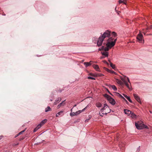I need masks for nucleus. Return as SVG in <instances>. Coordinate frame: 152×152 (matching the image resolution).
Listing matches in <instances>:
<instances>
[{
	"label": "nucleus",
	"mask_w": 152,
	"mask_h": 152,
	"mask_svg": "<svg viewBox=\"0 0 152 152\" xmlns=\"http://www.w3.org/2000/svg\"><path fill=\"white\" fill-rule=\"evenodd\" d=\"M111 31L109 30L106 31L102 34L99 37L97 42V45L99 47L102 43L104 39L106 37L109 38L110 36Z\"/></svg>",
	"instance_id": "nucleus-1"
},
{
	"label": "nucleus",
	"mask_w": 152,
	"mask_h": 152,
	"mask_svg": "<svg viewBox=\"0 0 152 152\" xmlns=\"http://www.w3.org/2000/svg\"><path fill=\"white\" fill-rule=\"evenodd\" d=\"M135 126L138 129H142L144 128L148 129V126L144 124H142L141 122L139 121L135 122Z\"/></svg>",
	"instance_id": "nucleus-2"
},
{
	"label": "nucleus",
	"mask_w": 152,
	"mask_h": 152,
	"mask_svg": "<svg viewBox=\"0 0 152 152\" xmlns=\"http://www.w3.org/2000/svg\"><path fill=\"white\" fill-rule=\"evenodd\" d=\"M104 97L106 98L109 102L112 105H114L115 104V102L114 99L112 98L110 96L107 94H105L104 95Z\"/></svg>",
	"instance_id": "nucleus-3"
},
{
	"label": "nucleus",
	"mask_w": 152,
	"mask_h": 152,
	"mask_svg": "<svg viewBox=\"0 0 152 152\" xmlns=\"http://www.w3.org/2000/svg\"><path fill=\"white\" fill-rule=\"evenodd\" d=\"M137 39L138 40V41H139L141 43L142 42V41L143 40V41H144V40L143 39V36L140 33L137 35Z\"/></svg>",
	"instance_id": "nucleus-4"
},
{
	"label": "nucleus",
	"mask_w": 152,
	"mask_h": 152,
	"mask_svg": "<svg viewBox=\"0 0 152 152\" xmlns=\"http://www.w3.org/2000/svg\"><path fill=\"white\" fill-rule=\"evenodd\" d=\"M115 44L113 41L108 42L106 44V45L109 48H111L112 47L114 46Z\"/></svg>",
	"instance_id": "nucleus-5"
},
{
	"label": "nucleus",
	"mask_w": 152,
	"mask_h": 152,
	"mask_svg": "<svg viewBox=\"0 0 152 152\" xmlns=\"http://www.w3.org/2000/svg\"><path fill=\"white\" fill-rule=\"evenodd\" d=\"M133 96L134 98L138 102L140 103H141V102L140 100V97L137 94H133Z\"/></svg>",
	"instance_id": "nucleus-6"
},
{
	"label": "nucleus",
	"mask_w": 152,
	"mask_h": 152,
	"mask_svg": "<svg viewBox=\"0 0 152 152\" xmlns=\"http://www.w3.org/2000/svg\"><path fill=\"white\" fill-rule=\"evenodd\" d=\"M94 63L93 61H90L89 62H85L84 63V65L86 67H87L91 65L92 63Z\"/></svg>",
	"instance_id": "nucleus-7"
},
{
	"label": "nucleus",
	"mask_w": 152,
	"mask_h": 152,
	"mask_svg": "<svg viewBox=\"0 0 152 152\" xmlns=\"http://www.w3.org/2000/svg\"><path fill=\"white\" fill-rule=\"evenodd\" d=\"M124 84L130 91H131L132 90V86L131 84L130 85L129 83H128L126 82Z\"/></svg>",
	"instance_id": "nucleus-8"
},
{
	"label": "nucleus",
	"mask_w": 152,
	"mask_h": 152,
	"mask_svg": "<svg viewBox=\"0 0 152 152\" xmlns=\"http://www.w3.org/2000/svg\"><path fill=\"white\" fill-rule=\"evenodd\" d=\"M109 109V107L108 106L107 104H104V108H102L101 109V112H103L104 111V110H105V109Z\"/></svg>",
	"instance_id": "nucleus-9"
},
{
	"label": "nucleus",
	"mask_w": 152,
	"mask_h": 152,
	"mask_svg": "<svg viewBox=\"0 0 152 152\" xmlns=\"http://www.w3.org/2000/svg\"><path fill=\"white\" fill-rule=\"evenodd\" d=\"M86 107H85L82 110H79L77 111H76V112H75V115H79V114H80V113L86 110Z\"/></svg>",
	"instance_id": "nucleus-10"
},
{
	"label": "nucleus",
	"mask_w": 152,
	"mask_h": 152,
	"mask_svg": "<svg viewBox=\"0 0 152 152\" xmlns=\"http://www.w3.org/2000/svg\"><path fill=\"white\" fill-rule=\"evenodd\" d=\"M61 100V98L60 97H58L56 99L54 103V105H56L59 103Z\"/></svg>",
	"instance_id": "nucleus-11"
},
{
	"label": "nucleus",
	"mask_w": 152,
	"mask_h": 152,
	"mask_svg": "<svg viewBox=\"0 0 152 152\" xmlns=\"http://www.w3.org/2000/svg\"><path fill=\"white\" fill-rule=\"evenodd\" d=\"M93 67L97 71H99V68L98 65H97L93 64Z\"/></svg>",
	"instance_id": "nucleus-12"
},
{
	"label": "nucleus",
	"mask_w": 152,
	"mask_h": 152,
	"mask_svg": "<svg viewBox=\"0 0 152 152\" xmlns=\"http://www.w3.org/2000/svg\"><path fill=\"white\" fill-rule=\"evenodd\" d=\"M124 113L125 114L130 115L131 113V111L127 109H124Z\"/></svg>",
	"instance_id": "nucleus-13"
},
{
	"label": "nucleus",
	"mask_w": 152,
	"mask_h": 152,
	"mask_svg": "<svg viewBox=\"0 0 152 152\" xmlns=\"http://www.w3.org/2000/svg\"><path fill=\"white\" fill-rule=\"evenodd\" d=\"M123 95H124V96L126 98L127 100L130 102V103H132V100H131V99H130V97L129 96H127L126 95V94H123Z\"/></svg>",
	"instance_id": "nucleus-14"
},
{
	"label": "nucleus",
	"mask_w": 152,
	"mask_h": 152,
	"mask_svg": "<svg viewBox=\"0 0 152 152\" xmlns=\"http://www.w3.org/2000/svg\"><path fill=\"white\" fill-rule=\"evenodd\" d=\"M130 115V117L133 118H135L137 117L136 115L133 113L131 112Z\"/></svg>",
	"instance_id": "nucleus-15"
},
{
	"label": "nucleus",
	"mask_w": 152,
	"mask_h": 152,
	"mask_svg": "<svg viewBox=\"0 0 152 152\" xmlns=\"http://www.w3.org/2000/svg\"><path fill=\"white\" fill-rule=\"evenodd\" d=\"M41 128L40 125H38L34 129L33 132H36L39 129Z\"/></svg>",
	"instance_id": "nucleus-16"
},
{
	"label": "nucleus",
	"mask_w": 152,
	"mask_h": 152,
	"mask_svg": "<svg viewBox=\"0 0 152 152\" xmlns=\"http://www.w3.org/2000/svg\"><path fill=\"white\" fill-rule=\"evenodd\" d=\"M47 120L46 119H45L43 120H42L40 123L38 125H40L41 126H41L44 124L47 121Z\"/></svg>",
	"instance_id": "nucleus-17"
},
{
	"label": "nucleus",
	"mask_w": 152,
	"mask_h": 152,
	"mask_svg": "<svg viewBox=\"0 0 152 152\" xmlns=\"http://www.w3.org/2000/svg\"><path fill=\"white\" fill-rule=\"evenodd\" d=\"M102 55L104 56L105 57H108V52L101 53Z\"/></svg>",
	"instance_id": "nucleus-18"
},
{
	"label": "nucleus",
	"mask_w": 152,
	"mask_h": 152,
	"mask_svg": "<svg viewBox=\"0 0 152 152\" xmlns=\"http://www.w3.org/2000/svg\"><path fill=\"white\" fill-rule=\"evenodd\" d=\"M111 87L115 91H116L117 90V88L114 85H111Z\"/></svg>",
	"instance_id": "nucleus-19"
},
{
	"label": "nucleus",
	"mask_w": 152,
	"mask_h": 152,
	"mask_svg": "<svg viewBox=\"0 0 152 152\" xmlns=\"http://www.w3.org/2000/svg\"><path fill=\"white\" fill-rule=\"evenodd\" d=\"M51 110V109L50 108V107L48 106V107L46 108L45 109V112H47L49 111H50Z\"/></svg>",
	"instance_id": "nucleus-20"
},
{
	"label": "nucleus",
	"mask_w": 152,
	"mask_h": 152,
	"mask_svg": "<svg viewBox=\"0 0 152 152\" xmlns=\"http://www.w3.org/2000/svg\"><path fill=\"white\" fill-rule=\"evenodd\" d=\"M96 107H102V104L101 103L99 102H98L96 103Z\"/></svg>",
	"instance_id": "nucleus-21"
},
{
	"label": "nucleus",
	"mask_w": 152,
	"mask_h": 152,
	"mask_svg": "<svg viewBox=\"0 0 152 152\" xmlns=\"http://www.w3.org/2000/svg\"><path fill=\"white\" fill-rule=\"evenodd\" d=\"M116 94L118 96L121 98L122 99H124V98L122 95L119 94V93H116Z\"/></svg>",
	"instance_id": "nucleus-22"
},
{
	"label": "nucleus",
	"mask_w": 152,
	"mask_h": 152,
	"mask_svg": "<svg viewBox=\"0 0 152 152\" xmlns=\"http://www.w3.org/2000/svg\"><path fill=\"white\" fill-rule=\"evenodd\" d=\"M92 117V116L90 115H89L88 116V118L86 119L85 121V122H87Z\"/></svg>",
	"instance_id": "nucleus-23"
},
{
	"label": "nucleus",
	"mask_w": 152,
	"mask_h": 152,
	"mask_svg": "<svg viewBox=\"0 0 152 152\" xmlns=\"http://www.w3.org/2000/svg\"><path fill=\"white\" fill-rule=\"evenodd\" d=\"M26 128L24 130H23V131L20 132L18 133V135H20L21 134H23V133L26 130Z\"/></svg>",
	"instance_id": "nucleus-24"
},
{
	"label": "nucleus",
	"mask_w": 152,
	"mask_h": 152,
	"mask_svg": "<svg viewBox=\"0 0 152 152\" xmlns=\"http://www.w3.org/2000/svg\"><path fill=\"white\" fill-rule=\"evenodd\" d=\"M70 115L71 117H73L75 115V112H71L70 113Z\"/></svg>",
	"instance_id": "nucleus-25"
},
{
	"label": "nucleus",
	"mask_w": 152,
	"mask_h": 152,
	"mask_svg": "<svg viewBox=\"0 0 152 152\" xmlns=\"http://www.w3.org/2000/svg\"><path fill=\"white\" fill-rule=\"evenodd\" d=\"M117 82L118 83L121 85H122L123 84V83L121 80H118Z\"/></svg>",
	"instance_id": "nucleus-26"
},
{
	"label": "nucleus",
	"mask_w": 152,
	"mask_h": 152,
	"mask_svg": "<svg viewBox=\"0 0 152 152\" xmlns=\"http://www.w3.org/2000/svg\"><path fill=\"white\" fill-rule=\"evenodd\" d=\"M110 66L113 69H114L115 68V65H113L112 63L110 62Z\"/></svg>",
	"instance_id": "nucleus-27"
},
{
	"label": "nucleus",
	"mask_w": 152,
	"mask_h": 152,
	"mask_svg": "<svg viewBox=\"0 0 152 152\" xmlns=\"http://www.w3.org/2000/svg\"><path fill=\"white\" fill-rule=\"evenodd\" d=\"M112 34L113 36H114V37H115V36H117V33L114 31L112 32Z\"/></svg>",
	"instance_id": "nucleus-28"
},
{
	"label": "nucleus",
	"mask_w": 152,
	"mask_h": 152,
	"mask_svg": "<svg viewBox=\"0 0 152 152\" xmlns=\"http://www.w3.org/2000/svg\"><path fill=\"white\" fill-rule=\"evenodd\" d=\"M109 49H110L109 47L107 46V47L104 48V50L105 51H107L109 50Z\"/></svg>",
	"instance_id": "nucleus-29"
},
{
	"label": "nucleus",
	"mask_w": 152,
	"mask_h": 152,
	"mask_svg": "<svg viewBox=\"0 0 152 152\" xmlns=\"http://www.w3.org/2000/svg\"><path fill=\"white\" fill-rule=\"evenodd\" d=\"M87 78L88 79L90 80H95V79L92 77L91 76H88L87 77Z\"/></svg>",
	"instance_id": "nucleus-30"
},
{
	"label": "nucleus",
	"mask_w": 152,
	"mask_h": 152,
	"mask_svg": "<svg viewBox=\"0 0 152 152\" xmlns=\"http://www.w3.org/2000/svg\"><path fill=\"white\" fill-rule=\"evenodd\" d=\"M113 39L112 37H110L107 40L108 42H111L113 41Z\"/></svg>",
	"instance_id": "nucleus-31"
},
{
	"label": "nucleus",
	"mask_w": 152,
	"mask_h": 152,
	"mask_svg": "<svg viewBox=\"0 0 152 152\" xmlns=\"http://www.w3.org/2000/svg\"><path fill=\"white\" fill-rule=\"evenodd\" d=\"M104 46H102L101 48H100L99 49V50H104Z\"/></svg>",
	"instance_id": "nucleus-32"
},
{
	"label": "nucleus",
	"mask_w": 152,
	"mask_h": 152,
	"mask_svg": "<svg viewBox=\"0 0 152 152\" xmlns=\"http://www.w3.org/2000/svg\"><path fill=\"white\" fill-rule=\"evenodd\" d=\"M62 105V103H60L58 106H57V108L58 109Z\"/></svg>",
	"instance_id": "nucleus-33"
},
{
	"label": "nucleus",
	"mask_w": 152,
	"mask_h": 152,
	"mask_svg": "<svg viewBox=\"0 0 152 152\" xmlns=\"http://www.w3.org/2000/svg\"><path fill=\"white\" fill-rule=\"evenodd\" d=\"M104 69L105 70H106L108 72H109L110 71V70L106 67H104Z\"/></svg>",
	"instance_id": "nucleus-34"
},
{
	"label": "nucleus",
	"mask_w": 152,
	"mask_h": 152,
	"mask_svg": "<svg viewBox=\"0 0 152 152\" xmlns=\"http://www.w3.org/2000/svg\"><path fill=\"white\" fill-rule=\"evenodd\" d=\"M121 80H122V81L124 83V84L126 82V81L125 79L124 78H122L121 79Z\"/></svg>",
	"instance_id": "nucleus-35"
},
{
	"label": "nucleus",
	"mask_w": 152,
	"mask_h": 152,
	"mask_svg": "<svg viewBox=\"0 0 152 152\" xmlns=\"http://www.w3.org/2000/svg\"><path fill=\"white\" fill-rule=\"evenodd\" d=\"M63 113V111H61L59 112H58L57 113V114H58V115H60L61 114H62Z\"/></svg>",
	"instance_id": "nucleus-36"
},
{
	"label": "nucleus",
	"mask_w": 152,
	"mask_h": 152,
	"mask_svg": "<svg viewBox=\"0 0 152 152\" xmlns=\"http://www.w3.org/2000/svg\"><path fill=\"white\" fill-rule=\"evenodd\" d=\"M109 72L111 73H114L115 74H116V73L115 72L111 70H110V71Z\"/></svg>",
	"instance_id": "nucleus-37"
},
{
	"label": "nucleus",
	"mask_w": 152,
	"mask_h": 152,
	"mask_svg": "<svg viewBox=\"0 0 152 152\" xmlns=\"http://www.w3.org/2000/svg\"><path fill=\"white\" fill-rule=\"evenodd\" d=\"M118 2L119 4L122 3L123 2V1H122V0H119L118 1Z\"/></svg>",
	"instance_id": "nucleus-38"
},
{
	"label": "nucleus",
	"mask_w": 152,
	"mask_h": 152,
	"mask_svg": "<svg viewBox=\"0 0 152 152\" xmlns=\"http://www.w3.org/2000/svg\"><path fill=\"white\" fill-rule=\"evenodd\" d=\"M25 138V137H22L20 138L19 139V141H21L23 140L24 139V138Z\"/></svg>",
	"instance_id": "nucleus-39"
},
{
	"label": "nucleus",
	"mask_w": 152,
	"mask_h": 152,
	"mask_svg": "<svg viewBox=\"0 0 152 152\" xmlns=\"http://www.w3.org/2000/svg\"><path fill=\"white\" fill-rule=\"evenodd\" d=\"M152 26H150L149 27H148L147 28V29H152Z\"/></svg>",
	"instance_id": "nucleus-40"
},
{
	"label": "nucleus",
	"mask_w": 152,
	"mask_h": 152,
	"mask_svg": "<svg viewBox=\"0 0 152 152\" xmlns=\"http://www.w3.org/2000/svg\"><path fill=\"white\" fill-rule=\"evenodd\" d=\"M107 114V113H102V114H100V115L101 116H102L103 115H104V114L106 115V114Z\"/></svg>",
	"instance_id": "nucleus-41"
},
{
	"label": "nucleus",
	"mask_w": 152,
	"mask_h": 152,
	"mask_svg": "<svg viewBox=\"0 0 152 152\" xmlns=\"http://www.w3.org/2000/svg\"><path fill=\"white\" fill-rule=\"evenodd\" d=\"M65 100H64V101H62L61 103H62V105H64L65 104V103L64 102L65 101Z\"/></svg>",
	"instance_id": "nucleus-42"
},
{
	"label": "nucleus",
	"mask_w": 152,
	"mask_h": 152,
	"mask_svg": "<svg viewBox=\"0 0 152 152\" xmlns=\"http://www.w3.org/2000/svg\"><path fill=\"white\" fill-rule=\"evenodd\" d=\"M127 79L128 81V83L130 84H131V83L130 82V81L129 80V79L128 77H127Z\"/></svg>",
	"instance_id": "nucleus-43"
},
{
	"label": "nucleus",
	"mask_w": 152,
	"mask_h": 152,
	"mask_svg": "<svg viewBox=\"0 0 152 152\" xmlns=\"http://www.w3.org/2000/svg\"><path fill=\"white\" fill-rule=\"evenodd\" d=\"M117 38L115 39H114V40L113 41L115 44V42L117 41Z\"/></svg>",
	"instance_id": "nucleus-44"
},
{
	"label": "nucleus",
	"mask_w": 152,
	"mask_h": 152,
	"mask_svg": "<svg viewBox=\"0 0 152 152\" xmlns=\"http://www.w3.org/2000/svg\"><path fill=\"white\" fill-rule=\"evenodd\" d=\"M63 90H61L60 89L58 90V91L59 92H61Z\"/></svg>",
	"instance_id": "nucleus-45"
},
{
	"label": "nucleus",
	"mask_w": 152,
	"mask_h": 152,
	"mask_svg": "<svg viewBox=\"0 0 152 152\" xmlns=\"http://www.w3.org/2000/svg\"><path fill=\"white\" fill-rule=\"evenodd\" d=\"M104 63H106L108 65V63L106 61H104Z\"/></svg>",
	"instance_id": "nucleus-46"
},
{
	"label": "nucleus",
	"mask_w": 152,
	"mask_h": 152,
	"mask_svg": "<svg viewBox=\"0 0 152 152\" xmlns=\"http://www.w3.org/2000/svg\"><path fill=\"white\" fill-rule=\"evenodd\" d=\"M118 15H119V13L121 12L120 11H117V12H116Z\"/></svg>",
	"instance_id": "nucleus-47"
},
{
	"label": "nucleus",
	"mask_w": 152,
	"mask_h": 152,
	"mask_svg": "<svg viewBox=\"0 0 152 152\" xmlns=\"http://www.w3.org/2000/svg\"><path fill=\"white\" fill-rule=\"evenodd\" d=\"M107 92L110 94L112 95V94L108 90V89H107Z\"/></svg>",
	"instance_id": "nucleus-48"
},
{
	"label": "nucleus",
	"mask_w": 152,
	"mask_h": 152,
	"mask_svg": "<svg viewBox=\"0 0 152 152\" xmlns=\"http://www.w3.org/2000/svg\"><path fill=\"white\" fill-rule=\"evenodd\" d=\"M115 10L116 12H117V11L116 10V7H115Z\"/></svg>",
	"instance_id": "nucleus-49"
},
{
	"label": "nucleus",
	"mask_w": 152,
	"mask_h": 152,
	"mask_svg": "<svg viewBox=\"0 0 152 152\" xmlns=\"http://www.w3.org/2000/svg\"><path fill=\"white\" fill-rule=\"evenodd\" d=\"M19 135H18V134L15 136V137H18Z\"/></svg>",
	"instance_id": "nucleus-50"
},
{
	"label": "nucleus",
	"mask_w": 152,
	"mask_h": 152,
	"mask_svg": "<svg viewBox=\"0 0 152 152\" xmlns=\"http://www.w3.org/2000/svg\"><path fill=\"white\" fill-rule=\"evenodd\" d=\"M73 108H72V109H71V110H70V111H71V112H72V109H73Z\"/></svg>",
	"instance_id": "nucleus-51"
},
{
	"label": "nucleus",
	"mask_w": 152,
	"mask_h": 152,
	"mask_svg": "<svg viewBox=\"0 0 152 152\" xmlns=\"http://www.w3.org/2000/svg\"><path fill=\"white\" fill-rule=\"evenodd\" d=\"M2 137V136H0V140L1 139Z\"/></svg>",
	"instance_id": "nucleus-52"
},
{
	"label": "nucleus",
	"mask_w": 152,
	"mask_h": 152,
	"mask_svg": "<svg viewBox=\"0 0 152 152\" xmlns=\"http://www.w3.org/2000/svg\"><path fill=\"white\" fill-rule=\"evenodd\" d=\"M76 105H76V104H75V105H74V106H73V107H76Z\"/></svg>",
	"instance_id": "nucleus-53"
},
{
	"label": "nucleus",
	"mask_w": 152,
	"mask_h": 152,
	"mask_svg": "<svg viewBox=\"0 0 152 152\" xmlns=\"http://www.w3.org/2000/svg\"><path fill=\"white\" fill-rule=\"evenodd\" d=\"M58 115H58V114H57H57H56V117H58Z\"/></svg>",
	"instance_id": "nucleus-54"
},
{
	"label": "nucleus",
	"mask_w": 152,
	"mask_h": 152,
	"mask_svg": "<svg viewBox=\"0 0 152 152\" xmlns=\"http://www.w3.org/2000/svg\"><path fill=\"white\" fill-rule=\"evenodd\" d=\"M125 101L126 102V103L127 104H128V102H127V101L126 100Z\"/></svg>",
	"instance_id": "nucleus-55"
},
{
	"label": "nucleus",
	"mask_w": 152,
	"mask_h": 152,
	"mask_svg": "<svg viewBox=\"0 0 152 152\" xmlns=\"http://www.w3.org/2000/svg\"><path fill=\"white\" fill-rule=\"evenodd\" d=\"M123 3H124V4H126V2H124V1H123Z\"/></svg>",
	"instance_id": "nucleus-56"
},
{
	"label": "nucleus",
	"mask_w": 152,
	"mask_h": 152,
	"mask_svg": "<svg viewBox=\"0 0 152 152\" xmlns=\"http://www.w3.org/2000/svg\"><path fill=\"white\" fill-rule=\"evenodd\" d=\"M18 145V143H17L15 145Z\"/></svg>",
	"instance_id": "nucleus-57"
},
{
	"label": "nucleus",
	"mask_w": 152,
	"mask_h": 152,
	"mask_svg": "<svg viewBox=\"0 0 152 152\" xmlns=\"http://www.w3.org/2000/svg\"><path fill=\"white\" fill-rule=\"evenodd\" d=\"M125 101H126V100L124 98V99H123Z\"/></svg>",
	"instance_id": "nucleus-58"
},
{
	"label": "nucleus",
	"mask_w": 152,
	"mask_h": 152,
	"mask_svg": "<svg viewBox=\"0 0 152 152\" xmlns=\"http://www.w3.org/2000/svg\"><path fill=\"white\" fill-rule=\"evenodd\" d=\"M150 113H152V112L151 111H150Z\"/></svg>",
	"instance_id": "nucleus-59"
},
{
	"label": "nucleus",
	"mask_w": 152,
	"mask_h": 152,
	"mask_svg": "<svg viewBox=\"0 0 152 152\" xmlns=\"http://www.w3.org/2000/svg\"><path fill=\"white\" fill-rule=\"evenodd\" d=\"M108 61L110 62H110H111L110 60H108Z\"/></svg>",
	"instance_id": "nucleus-60"
},
{
	"label": "nucleus",
	"mask_w": 152,
	"mask_h": 152,
	"mask_svg": "<svg viewBox=\"0 0 152 152\" xmlns=\"http://www.w3.org/2000/svg\"><path fill=\"white\" fill-rule=\"evenodd\" d=\"M50 101H52V99H50Z\"/></svg>",
	"instance_id": "nucleus-61"
}]
</instances>
